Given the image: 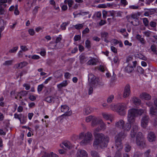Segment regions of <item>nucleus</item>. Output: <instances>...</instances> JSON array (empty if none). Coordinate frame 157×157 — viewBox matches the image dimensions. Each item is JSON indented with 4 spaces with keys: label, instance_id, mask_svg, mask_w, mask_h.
Returning <instances> with one entry per match:
<instances>
[{
    "label": "nucleus",
    "instance_id": "obj_2",
    "mask_svg": "<svg viewBox=\"0 0 157 157\" xmlns=\"http://www.w3.org/2000/svg\"><path fill=\"white\" fill-rule=\"evenodd\" d=\"M142 109H132L128 110V121L129 123H127L124 124L122 129L126 131H128L131 128V124L134 122L135 118L138 115H141L144 113Z\"/></svg>",
    "mask_w": 157,
    "mask_h": 157
},
{
    "label": "nucleus",
    "instance_id": "obj_36",
    "mask_svg": "<svg viewBox=\"0 0 157 157\" xmlns=\"http://www.w3.org/2000/svg\"><path fill=\"white\" fill-rule=\"evenodd\" d=\"M90 154L93 157H100L98 153L95 151H91Z\"/></svg>",
    "mask_w": 157,
    "mask_h": 157
},
{
    "label": "nucleus",
    "instance_id": "obj_57",
    "mask_svg": "<svg viewBox=\"0 0 157 157\" xmlns=\"http://www.w3.org/2000/svg\"><path fill=\"white\" fill-rule=\"evenodd\" d=\"M21 113H20L19 114H18L17 113H15L14 115V118L16 119H17L20 121V120L21 119L20 117L21 116Z\"/></svg>",
    "mask_w": 157,
    "mask_h": 157
},
{
    "label": "nucleus",
    "instance_id": "obj_56",
    "mask_svg": "<svg viewBox=\"0 0 157 157\" xmlns=\"http://www.w3.org/2000/svg\"><path fill=\"white\" fill-rule=\"evenodd\" d=\"M39 8V7L37 6H36L34 8L33 11V15H35L37 13Z\"/></svg>",
    "mask_w": 157,
    "mask_h": 157
},
{
    "label": "nucleus",
    "instance_id": "obj_33",
    "mask_svg": "<svg viewBox=\"0 0 157 157\" xmlns=\"http://www.w3.org/2000/svg\"><path fill=\"white\" fill-rule=\"evenodd\" d=\"M117 12L113 10L109 11H108V16H112L113 17V18L115 16Z\"/></svg>",
    "mask_w": 157,
    "mask_h": 157
},
{
    "label": "nucleus",
    "instance_id": "obj_62",
    "mask_svg": "<svg viewBox=\"0 0 157 157\" xmlns=\"http://www.w3.org/2000/svg\"><path fill=\"white\" fill-rule=\"evenodd\" d=\"M150 152L151 150L150 149H148L147 151H146L144 153V154L145 157L147 156H151V155H150Z\"/></svg>",
    "mask_w": 157,
    "mask_h": 157
},
{
    "label": "nucleus",
    "instance_id": "obj_1",
    "mask_svg": "<svg viewBox=\"0 0 157 157\" xmlns=\"http://www.w3.org/2000/svg\"><path fill=\"white\" fill-rule=\"evenodd\" d=\"M94 136L95 138L93 145L94 149L98 150L107 147L109 140L108 136H105L101 133H96V132L94 133Z\"/></svg>",
    "mask_w": 157,
    "mask_h": 157
},
{
    "label": "nucleus",
    "instance_id": "obj_42",
    "mask_svg": "<svg viewBox=\"0 0 157 157\" xmlns=\"http://www.w3.org/2000/svg\"><path fill=\"white\" fill-rule=\"evenodd\" d=\"M84 24V23L81 24H78L75 25L74 27L75 28L77 29H80L83 27Z\"/></svg>",
    "mask_w": 157,
    "mask_h": 157
},
{
    "label": "nucleus",
    "instance_id": "obj_64",
    "mask_svg": "<svg viewBox=\"0 0 157 157\" xmlns=\"http://www.w3.org/2000/svg\"><path fill=\"white\" fill-rule=\"evenodd\" d=\"M152 100L154 102V106L157 107V97L154 98Z\"/></svg>",
    "mask_w": 157,
    "mask_h": 157
},
{
    "label": "nucleus",
    "instance_id": "obj_23",
    "mask_svg": "<svg viewBox=\"0 0 157 157\" xmlns=\"http://www.w3.org/2000/svg\"><path fill=\"white\" fill-rule=\"evenodd\" d=\"M136 38L143 44H145L146 41L142 37V36L138 34L136 35Z\"/></svg>",
    "mask_w": 157,
    "mask_h": 157
},
{
    "label": "nucleus",
    "instance_id": "obj_51",
    "mask_svg": "<svg viewBox=\"0 0 157 157\" xmlns=\"http://www.w3.org/2000/svg\"><path fill=\"white\" fill-rule=\"evenodd\" d=\"M151 33V32L149 30L143 32V33L147 37L150 36Z\"/></svg>",
    "mask_w": 157,
    "mask_h": 157
},
{
    "label": "nucleus",
    "instance_id": "obj_21",
    "mask_svg": "<svg viewBox=\"0 0 157 157\" xmlns=\"http://www.w3.org/2000/svg\"><path fill=\"white\" fill-rule=\"evenodd\" d=\"M79 59L81 63H85L87 60V57L83 53L81 54L79 56Z\"/></svg>",
    "mask_w": 157,
    "mask_h": 157
},
{
    "label": "nucleus",
    "instance_id": "obj_38",
    "mask_svg": "<svg viewBox=\"0 0 157 157\" xmlns=\"http://www.w3.org/2000/svg\"><path fill=\"white\" fill-rule=\"evenodd\" d=\"M144 138V137L142 135V133L141 132H139L137 134L136 141L139 140V139H141Z\"/></svg>",
    "mask_w": 157,
    "mask_h": 157
},
{
    "label": "nucleus",
    "instance_id": "obj_30",
    "mask_svg": "<svg viewBox=\"0 0 157 157\" xmlns=\"http://www.w3.org/2000/svg\"><path fill=\"white\" fill-rule=\"evenodd\" d=\"M112 114L106 113H102V115L103 118L105 120H108L109 118H111L112 117Z\"/></svg>",
    "mask_w": 157,
    "mask_h": 157
},
{
    "label": "nucleus",
    "instance_id": "obj_14",
    "mask_svg": "<svg viewBox=\"0 0 157 157\" xmlns=\"http://www.w3.org/2000/svg\"><path fill=\"white\" fill-rule=\"evenodd\" d=\"M136 142L137 145L141 147L144 148L145 147V142L144 138L141 139H139L136 141Z\"/></svg>",
    "mask_w": 157,
    "mask_h": 157
},
{
    "label": "nucleus",
    "instance_id": "obj_8",
    "mask_svg": "<svg viewBox=\"0 0 157 157\" xmlns=\"http://www.w3.org/2000/svg\"><path fill=\"white\" fill-rule=\"evenodd\" d=\"M60 146L61 147L66 150L71 149L73 147L72 144L68 141H64L62 143V144L60 145Z\"/></svg>",
    "mask_w": 157,
    "mask_h": 157
},
{
    "label": "nucleus",
    "instance_id": "obj_16",
    "mask_svg": "<svg viewBox=\"0 0 157 157\" xmlns=\"http://www.w3.org/2000/svg\"><path fill=\"white\" fill-rule=\"evenodd\" d=\"M125 72L128 73H131L134 71L133 67L129 64L124 69Z\"/></svg>",
    "mask_w": 157,
    "mask_h": 157
},
{
    "label": "nucleus",
    "instance_id": "obj_5",
    "mask_svg": "<svg viewBox=\"0 0 157 157\" xmlns=\"http://www.w3.org/2000/svg\"><path fill=\"white\" fill-rule=\"evenodd\" d=\"M117 111L121 115H124L126 113L125 110L126 109V104L124 103H119L117 105Z\"/></svg>",
    "mask_w": 157,
    "mask_h": 157
},
{
    "label": "nucleus",
    "instance_id": "obj_4",
    "mask_svg": "<svg viewBox=\"0 0 157 157\" xmlns=\"http://www.w3.org/2000/svg\"><path fill=\"white\" fill-rule=\"evenodd\" d=\"M126 135L124 132H121L117 135L115 137V147L120 148H123L122 141L126 137Z\"/></svg>",
    "mask_w": 157,
    "mask_h": 157
},
{
    "label": "nucleus",
    "instance_id": "obj_6",
    "mask_svg": "<svg viewBox=\"0 0 157 157\" xmlns=\"http://www.w3.org/2000/svg\"><path fill=\"white\" fill-rule=\"evenodd\" d=\"M69 110V107L67 105H61V111L62 112L64 113L61 116L71 115L72 112L71 110Z\"/></svg>",
    "mask_w": 157,
    "mask_h": 157
},
{
    "label": "nucleus",
    "instance_id": "obj_39",
    "mask_svg": "<svg viewBox=\"0 0 157 157\" xmlns=\"http://www.w3.org/2000/svg\"><path fill=\"white\" fill-rule=\"evenodd\" d=\"M85 47L88 49H90L91 47L90 42L88 40H87L85 41Z\"/></svg>",
    "mask_w": 157,
    "mask_h": 157
},
{
    "label": "nucleus",
    "instance_id": "obj_43",
    "mask_svg": "<svg viewBox=\"0 0 157 157\" xmlns=\"http://www.w3.org/2000/svg\"><path fill=\"white\" fill-rule=\"evenodd\" d=\"M96 78L95 76L92 73L89 74L88 75V80L89 81L90 79V81H91L93 80H94Z\"/></svg>",
    "mask_w": 157,
    "mask_h": 157
},
{
    "label": "nucleus",
    "instance_id": "obj_11",
    "mask_svg": "<svg viewBox=\"0 0 157 157\" xmlns=\"http://www.w3.org/2000/svg\"><path fill=\"white\" fill-rule=\"evenodd\" d=\"M150 114L152 116H157V107L152 106L150 109Z\"/></svg>",
    "mask_w": 157,
    "mask_h": 157
},
{
    "label": "nucleus",
    "instance_id": "obj_25",
    "mask_svg": "<svg viewBox=\"0 0 157 157\" xmlns=\"http://www.w3.org/2000/svg\"><path fill=\"white\" fill-rule=\"evenodd\" d=\"M92 108L89 106L86 107L84 109L83 113L84 114L87 115L90 113L92 111Z\"/></svg>",
    "mask_w": 157,
    "mask_h": 157
},
{
    "label": "nucleus",
    "instance_id": "obj_41",
    "mask_svg": "<svg viewBox=\"0 0 157 157\" xmlns=\"http://www.w3.org/2000/svg\"><path fill=\"white\" fill-rule=\"evenodd\" d=\"M114 98V95L112 94L109 96L107 99V102L109 103H110L112 102Z\"/></svg>",
    "mask_w": 157,
    "mask_h": 157
},
{
    "label": "nucleus",
    "instance_id": "obj_31",
    "mask_svg": "<svg viewBox=\"0 0 157 157\" xmlns=\"http://www.w3.org/2000/svg\"><path fill=\"white\" fill-rule=\"evenodd\" d=\"M143 22L145 27H147L149 29H151L149 28V21L147 18H144L142 19Z\"/></svg>",
    "mask_w": 157,
    "mask_h": 157
},
{
    "label": "nucleus",
    "instance_id": "obj_49",
    "mask_svg": "<svg viewBox=\"0 0 157 157\" xmlns=\"http://www.w3.org/2000/svg\"><path fill=\"white\" fill-rule=\"evenodd\" d=\"M131 149V147L129 144H126L124 147V150L126 152H129Z\"/></svg>",
    "mask_w": 157,
    "mask_h": 157
},
{
    "label": "nucleus",
    "instance_id": "obj_40",
    "mask_svg": "<svg viewBox=\"0 0 157 157\" xmlns=\"http://www.w3.org/2000/svg\"><path fill=\"white\" fill-rule=\"evenodd\" d=\"M99 121L100 123V128L101 129V130L105 129L106 128L105 124L103 122L102 120H100Z\"/></svg>",
    "mask_w": 157,
    "mask_h": 157
},
{
    "label": "nucleus",
    "instance_id": "obj_12",
    "mask_svg": "<svg viewBox=\"0 0 157 157\" xmlns=\"http://www.w3.org/2000/svg\"><path fill=\"white\" fill-rule=\"evenodd\" d=\"M147 138L148 140L150 142L155 141L156 139V136L155 134L152 132H151L148 133Z\"/></svg>",
    "mask_w": 157,
    "mask_h": 157
},
{
    "label": "nucleus",
    "instance_id": "obj_18",
    "mask_svg": "<svg viewBox=\"0 0 157 157\" xmlns=\"http://www.w3.org/2000/svg\"><path fill=\"white\" fill-rule=\"evenodd\" d=\"M124 124V122L123 120H120L116 122L115 124V126L116 127L122 129L123 126Z\"/></svg>",
    "mask_w": 157,
    "mask_h": 157
},
{
    "label": "nucleus",
    "instance_id": "obj_26",
    "mask_svg": "<svg viewBox=\"0 0 157 157\" xmlns=\"http://www.w3.org/2000/svg\"><path fill=\"white\" fill-rule=\"evenodd\" d=\"M27 63L25 62H21L19 63L16 64L15 67L16 68H21L26 66Z\"/></svg>",
    "mask_w": 157,
    "mask_h": 157
},
{
    "label": "nucleus",
    "instance_id": "obj_13",
    "mask_svg": "<svg viewBox=\"0 0 157 157\" xmlns=\"http://www.w3.org/2000/svg\"><path fill=\"white\" fill-rule=\"evenodd\" d=\"M136 142L137 145L141 147L144 148L145 147V142L144 138L141 139H139L136 141Z\"/></svg>",
    "mask_w": 157,
    "mask_h": 157
},
{
    "label": "nucleus",
    "instance_id": "obj_32",
    "mask_svg": "<svg viewBox=\"0 0 157 157\" xmlns=\"http://www.w3.org/2000/svg\"><path fill=\"white\" fill-rule=\"evenodd\" d=\"M28 92L26 90H23L18 92L17 96H20L25 97L28 94Z\"/></svg>",
    "mask_w": 157,
    "mask_h": 157
},
{
    "label": "nucleus",
    "instance_id": "obj_7",
    "mask_svg": "<svg viewBox=\"0 0 157 157\" xmlns=\"http://www.w3.org/2000/svg\"><path fill=\"white\" fill-rule=\"evenodd\" d=\"M149 118L147 115H144L142 117L141 120V126L143 128H146L148 124Z\"/></svg>",
    "mask_w": 157,
    "mask_h": 157
},
{
    "label": "nucleus",
    "instance_id": "obj_19",
    "mask_svg": "<svg viewBox=\"0 0 157 157\" xmlns=\"http://www.w3.org/2000/svg\"><path fill=\"white\" fill-rule=\"evenodd\" d=\"M117 151L115 153L114 157H122V154L121 151L122 150L123 148H121L118 147H116Z\"/></svg>",
    "mask_w": 157,
    "mask_h": 157
},
{
    "label": "nucleus",
    "instance_id": "obj_47",
    "mask_svg": "<svg viewBox=\"0 0 157 157\" xmlns=\"http://www.w3.org/2000/svg\"><path fill=\"white\" fill-rule=\"evenodd\" d=\"M54 98L52 96H48L45 99V100L48 103H51L52 102V100Z\"/></svg>",
    "mask_w": 157,
    "mask_h": 157
},
{
    "label": "nucleus",
    "instance_id": "obj_48",
    "mask_svg": "<svg viewBox=\"0 0 157 157\" xmlns=\"http://www.w3.org/2000/svg\"><path fill=\"white\" fill-rule=\"evenodd\" d=\"M137 71L140 74H143L144 72L143 69L140 66L137 67Z\"/></svg>",
    "mask_w": 157,
    "mask_h": 157
},
{
    "label": "nucleus",
    "instance_id": "obj_10",
    "mask_svg": "<svg viewBox=\"0 0 157 157\" xmlns=\"http://www.w3.org/2000/svg\"><path fill=\"white\" fill-rule=\"evenodd\" d=\"M77 157H88L86 152L84 150H78L77 154Z\"/></svg>",
    "mask_w": 157,
    "mask_h": 157
},
{
    "label": "nucleus",
    "instance_id": "obj_61",
    "mask_svg": "<svg viewBox=\"0 0 157 157\" xmlns=\"http://www.w3.org/2000/svg\"><path fill=\"white\" fill-rule=\"evenodd\" d=\"M149 26H150L151 27L153 28L155 27L156 26V23L154 21H151L149 23Z\"/></svg>",
    "mask_w": 157,
    "mask_h": 157
},
{
    "label": "nucleus",
    "instance_id": "obj_54",
    "mask_svg": "<svg viewBox=\"0 0 157 157\" xmlns=\"http://www.w3.org/2000/svg\"><path fill=\"white\" fill-rule=\"evenodd\" d=\"M113 61L115 63H119L120 61L117 56H115L113 59Z\"/></svg>",
    "mask_w": 157,
    "mask_h": 157
},
{
    "label": "nucleus",
    "instance_id": "obj_29",
    "mask_svg": "<svg viewBox=\"0 0 157 157\" xmlns=\"http://www.w3.org/2000/svg\"><path fill=\"white\" fill-rule=\"evenodd\" d=\"M54 77L57 78H59L62 77L63 75L62 71L60 70H58L56 71L54 73Z\"/></svg>",
    "mask_w": 157,
    "mask_h": 157
},
{
    "label": "nucleus",
    "instance_id": "obj_20",
    "mask_svg": "<svg viewBox=\"0 0 157 157\" xmlns=\"http://www.w3.org/2000/svg\"><path fill=\"white\" fill-rule=\"evenodd\" d=\"M68 84L67 80H64L62 82L57 85L58 88L59 90L61 89L63 87L66 86Z\"/></svg>",
    "mask_w": 157,
    "mask_h": 157
},
{
    "label": "nucleus",
    "instance_id": "obj_50",
    "mask_svg": "<svg viewBox=\"0 0 157 157\" xmlns=\"http://www.w3.org/2000/svg\"><path fill=\"white\" fill-rule=\"evenodd\" d=\"M69 24L68 23H63L60 25L61 28L62 30H65L66 29V26H67Z\"/></svg>",
    "mask_w": 157,
    "mask_h": 157
},
{
    "label": "nucleus",
    "instance_id": "obj_52",
    "mask_svg": "<svg viewBox=\"0 0 157 157\" xmlns=\"http://www.w3.org/2000/svg\"><path fill=\"white\" fill-rule=\"evenodd\" d=\"M18 48V46L13 47L12 49L9 50V52L10 53H15L17 52Z\"/></svg>",
    "mask_w": 157,
    "mask_h": 157
},
{
    "label": "nucleus",
    "instance_id": "obj_63",
    "mask_svg": "<svg viewBox=\"0 0 157 157\" xmlns=\"http://www.w3.org/2000/svg\"><path fill=\"white\" fill-rule=\"evenodd\" d=\"M89 29L88 27H87L82 31V34H85L89 33Z\"/></svg>",
    "mask_w": 157,
    "mask_h": 157
},
{
    "label": "nucleus",
    "instance_id": "obj_15",
    "mask_svg": "<svg viewBox=\"0 0 157 157\" xmlns=\"http://www.w3.org/2000/svg\"><path fill=\"white\" fill-rule=\"evenodd\" d=\"M101 39L103 40L106 43L109 42L107 40L109 37V33L107 32H103L101 33Z\"/></svg>",
    "mask_w": 157,
    "mask_h": 157
},
{
    "label": "nucleus",
    "instance_id": "obj_59",
    "mask_svg": "<svg viewBox=\"0 0 157 157\" xmlns=\"http://www.w3.org/2000/svg\"><path fill=\"white\" fill-rule=\"evenodd\" d=\"M28 32L31 36H33L35 33V31L33 29H30L28 30Z\"/></svg>",
    "mask_w": 157,
    "mask_h": 157
},
{
    "label": "nucleus",
    "instance_id": "obj_34",
    "mask_svg": "<svg viewBox=\"0 0 157 157\" xmlns=\"http://www.w3.org/2000/svg\"><path fill=\"white\" fill-rule=\"evenodd\" d=\"M136 57L144 61H146L147 60L146 57L140 53H138L136 54Z\"/></svg>",
    "mask_w": 157,
    "mask_h": 157
},
{
    "label": "nucleus",
    "instance_id": "obj_22",
    "mask_svg": "<svg viewBox=\"0 0 157 157\" xmlns=\"http://www.w3.org/2000/svg\"><path fill=\"white\" fill-rule=\"evenodd\" d=\"M98 79L96 78L89 82V85L93 86L94 87H96L98 85Z\"/></svg>",
    "mask_w": 157,
    "mask_h": 157
},
{
    "label": "nucleus",
    "instance_id": "obj_35",
    "mask_svg": "<svg viewBox=\"0 0 157 157\" xmlns=\"http://www.w3.org/2000/svg\"><path fill=\"white\" fill-rule=\"evenodd\" d=\"M132 126L131 130L134 131V132H137L138 130V124L136 123H132Z\"/></svg>",
    "mask_w": 157,
    "mask_h": 157
},
{
    "label": "nucleus",
    "instance_id": "obj_27",
    "mask_svg": "<svg viewBox=\"0 0 157 157\" xmlns=\"http://www.w3.org/2000/svg\"><path fill=\"white\" fill-rule=\"evenodd\" d=\"M133 102L136 105H139L141 103V100L138 98L134 97L132 98Z\"/></svg>",
    "mask_w": 157,
    "mask_h": 157
},
{
    "label": "nucleus",
    "instance_id": "obj_28",
    "mask_svg": "<svg viewBox=\"0 0 157 157\" xmlns=\"http://www.w3.org/2000/svg\"><path fill=\"white\" fill-rule=\"evenodd\" d=\"M21 117V119L20 120V123L22 124H24L26 122L27 120V117L26 116L22 115Z\"/></svg>",
    "mask_w": 157,
    "mask_h": 157
},
{
    "label": "nucleus",
    "instance_id": "obj_37",
    "mask_svg": "<svg viewBox=\"0 0 157 157\" xmlns=\"http://www.w3.org/2000/svg\"><path fill=\"white\" fill-rule=\"evenodd\" d=\"M64 2L66 4L67 3L69 7H71L73 5L74 2L72 0H65Z\"/></svg>",
    "mask_w": 157,
    "mask_h": 157
},
{
    "label": "nucleus",
    "instance_id": "obj_45",
    "mask_svg": "<svg viewBox=\"0 0 157 157\" xmlns=\"http://www.w3.org/2000/svg\"><path fill=\"white\" fill-rule=\"evenodd\" d=\"M98 123V121H97V118L94 117L92 120V122L91 124L94 127L95 125H97Z\"/></svg>",
    "mask_w": 157,
    "mask_h": 157
},
{
    "label": "nucleus",
    "instance_id": "obj_55",
    "mask_svg": "<svg viewBox=\"0 0 157 157\" xmlns=\"http://www.w3.org/2000/svg\"><path fill=\"white\" fill-rule=\"evenodd\" d=\"M44 87V86L43 84L39 85L37 87L38 92H41L42 90Z\"/></svg>",
    "mask_w": 157,
    "mask_h": 157
},
{
    "label": "nucleus",
    "instance_id": "obj_9",
    "mask_svg": "<svg viewBox=\"0 0 157 157\" xmlns=\"http://www.w3.org/2000/svg\"><path fill=\"white\" fill-rule=\"evenodd\" d=\"M130 88L129 85L127 84L125 87L123 94L124 98L128 97L130 94Z\"/></svg>",
    "mask_w": 157,
    "mask_h": 157
},
{
    "label": "nucleus",
    "instance_id": "obj_44",
    "mask_svg": "<svg viewBox=\"0 0 157 157\" xmlns=\"http://www.w3.org/2000/svg\"><path fill=\"white\" fill-rule=\"evenodd\" d=\"M136 132H134V131L131 130L130 135L131 140H132V139H134L135 138Z\"/></svg>",
    "mask_w": 157,
    "mask_h": 157
},
{
    "label": "nucleus",
    "instance_id": "obj_3",
    "mask_svg": "<svg viewBox=\"0 0 157 157\" xmlns=\"http://www.w3.org/2000/svg\"><path fill=\"white\" fill-rule=\"evenodd\" d=\"M92 137V134L90 132H88L85 134L84 132H82L79 134V138L81 139L84 137V139L80 142V144L82 145H85L89 144L91 140Z\"/></svg>",
    "mask_w": 157,
    "mask_h": 157
},
{
    "label": "nucleus",
    "instance_id": "obj_46",
    "mask_svg": "<svg viewBox=\"0 0 157 157\" xmlns=\"http://www.w3.org/2000/svg\"><path fill=\"white\" fill-rule=\"evenodd\" d=\"M157 9H149L148 11L149 12L150 15H152L154 14L156 12Z\"/></svg>",
    "mask_w": 157,
    "mask_h": 157
},
{
    "label": "nucleus",
    "instance_id": "obj_60",
    "mask_svg": "<svg viewBox=\"0 0 157 157\" xmlns=\"http://www.w3.org/2000/svg\"><path fill=\"white\" fill-rule=\"evenodd\" d=\"M151 49L152 51L153 52L155 53L157 51L155 45L154 44L151 45Z\"/></svg>",
    "mask_w": 157,
    "mask_h": 157
},
{
    "label": "nucleus",
    "instance_id": "obj_58",
    "mask_svg": "<svg viewBox=\"0 0 157 157\" xmlns=\"http://www.w3.org/2000/svg\"><path fill=\"white\" fill-rule=\"evenodd\" d=\"M134 23L133 25L134 26H137L139 25V21L138 18H135L134 20Z\"/></svg>",
    "mask_w": 157,
    "mask_h": 157
},
{
    "label": "nucleus",
    "instance_id": "obj_53",
    "mask_svg": "<svg viewBox=\"0 0 157 157\" xmlns=\"http://www.w3.org/2000/svg\"><path fill=\"white\" fill-rule=\"evenodd\" d=\"M94 117L91 115L88 116L86 117V121L87 122H90L91 121H92Z\"/></svg>",
    "mask_w": 157,
    "mask_h": 157
},
{
    "label": "nucleus",
    "instance_id": "obj_17",
    "mask_svg": "<svg viewBox=\"0 0 157 157\" xmlns=\"http://www.w3.org/2000/svg\"><path fill=\"white\" fill-rule=\"evenodd\" d=\"M140 97L141 99L145 100H149L151 98V96L146 93H144L140 94Z\"/></svg>",
    "mask_w": 157,
    "mask_h": 157
},
{
    "label": "nucleus",
    "instance_id": "obj_24",
    "mask_svg": "<svg viewBox=\"0 0 157 157\" xmlns=\"http://www.w3.org/2000/svg\"><path fill=\"white\" fill-rule=\"evenodd\" d=\"M91 58V59L89 60L86 63L87 65H94L96 64L97 61L94 58Z\"/></svg>",
    "mask_w": 157,
    "mask_h": 157
}]
</instances>
